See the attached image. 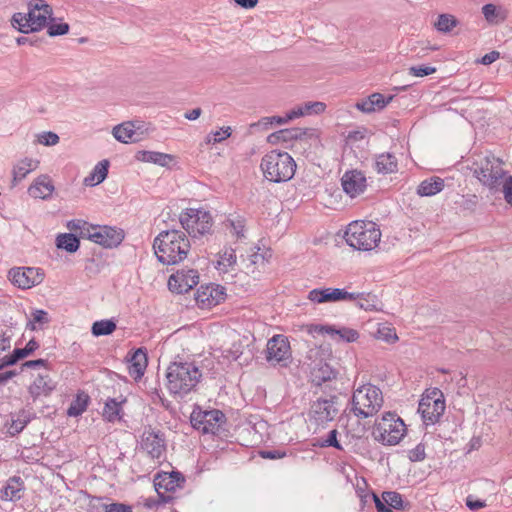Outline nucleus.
<instances>
[{
    "mask_svg": "<svg viewBox=\"0 0 512 512\" xmlns=\"http://www.w3.org/2000/svg\"><path fill=\"white\" fill-rule=\"evenodd\" d=\"M190 247L186 234L176 229L162 231L153 243L158 260L166 265L177 264L184 260Z\"/></svg>",
    "mask_w": 512,
    "mask_h": 512,
    "instance_id": "obj_1",
    "label": "nucleus"
},
{
    "mask_svg": "<svg viewBox=\"0 0 512 512\" xmlns=\"http://www.w3.org/2000/svg\"><path fill=\"white\" fill-rule=\"evenodd\" d=\"M202 373L193 362H173L166 372L167 389L179 396L191 392L199 383Z\"/></svg>",
    "mask_w": 512,
    "mask_h": 512,
    "instance_id": "obj_2",
    "label": "nucleus"
},
{
    "mask_svg": "<svg viewBox=\"0 0 512 512\" xmlns=\"http://www.w3.org/2000/svg\"><path fill=\"white\" fill-rule=\"evenodd\" d=\"M52 15L53 9L45 0H31L28 3V12L14 13L11 24L25 34L37 32L47 26Z\"/></svg>",
    "mask_w": 512,
    "mask_h": 512,
    "instance_id": "obj_3",
    "label": "nucleus"
},
{
    "mask_svg": "<svg viewBox=\"0 0 512 512\" xmlns=\"http://www.w3.org/2000/svg\"><path fill=\"white\" fill-rule=\"evenodd\" d=\"M261 169L267 180L274 183L287 182L295 174L296 163L287 152L273 150L262 158Z\"/></svg>",
    "mask_w": 512,
    "mask_h": 512,
    "instance_id": "obj_4",
    "label": "nucleus"
},
{
    "mask_svg": "<svg viewBox=\"0 0 512 512\" xmlns=\"http://www.w3.org/2000/svg\"><path fill=\"white\" fill-rule=\"evenodd\" d=\"M344 238L352 248L370 251L380 242L381 231L374 222L354 221L348 225Z\"/></svg>",
    "mask_w": 512,
    "mask_h": 512,
    "instance_id": "obj_5",
    "label": "nucleus"
},
{
    "mask_svg": "<svg viewBox=\"0 0 512 512\" xmlns=\"http://www.w3.org/2000/svg\"><path fill=\"white\" fill-rule=\"evenodd\" d=\"M404 421L395 413L386 412L375 421L372 436L375 441L385 446L397 445L406 434Z\"/></svg>",
    "mask_w": 512,
    "mask_h": 512,
    "instance_id": "obj_6",
    "label": "nucleus"
},
{
    "mask_svg": "<svg viewBox=\"0 0 512 512\" xmlns=\"http://www.w3.org/2000/svg\"><path fill=\"white\" fill-rule=\"evenodd\" d=\"M381 390L371 384L357 388L352 395V412L358 418L375 415L383 406Z\"/></svg>",
    "mask_w": 512,
    "mask_h": 512,
    "instance_id": "obj_7",
    "label": "nucleus"
},
{
    "mask_svg": "<svg viewBox=\"0 0 512 512\" xmlns=\"http://www.w3.org/2000/svg\"><path fill=\"white\" fill-rule=\"evenodd\" d=\"M326 356L327 351L322 347L315 346L307 352L311 381L317 386L335 379L337 375V372L326 362Z\"/></svg>",
    "mask_w": 512,
    "mask_h": 512,
    "instance_id": "obj_8",
    "label": "nucleus"
},
{
    "mask_svg": "<svg viewBox=\"0 0 512 512\" xmlns=\"http://www.w3.org/2000/svg\"><path fill=\"white\" fill-rule=\"evenodd\" d=\"M182 227L193 238L210 233L212 217L209 212L199 209H187L179 217Z\"/></svg>",
    "mask_w": 512,
    "mask_h": 512,
    "instance_id": "obj_9",
    "label": "nucleus"
},
{
    "mask_svg": "<svg viewBox=\"0 0 512 512\" xmlns=\"http://www.w3.org/2000/svg\"><path fill=\"white\" fill-rule=\"evenodd\" d=\"M445 411V400L441 390L434 388L424 394L419 402L418 412L426 425L439 421Z\"/></svg>",
    "mask_w": 512,
    "mask_h": 512,
    "instance_id": "obj_10",
    "label": "nucleus"
},
{
    "mask_svg": "<svg viewBox=\"0 0 512 512\" xmlns=\"http://www.w3.org/2000/svg\"><path fill=\"white\" fill-rule=\"evenodd\" d=\"M506 174L500 160L494 156L484 157L474 169V175L489 190L495 189Z\"/></svg>",
    "mask_w": 512,
    "mask_h": 512,
    "instance_id": "obj_11",
    "label": "nucleus"
},
{
    "mask_svg": "<svg viewBox=\"0 0 512 512\" xmlns=\"http://www.w3.org/2000/svg\"><path fill=\"white\" fill-rule=\"evenodd\" d=\"M338 412L336 397L318 399L311 404L309 421L318 427H324L328 422L335 419Z\"/></svg>",
    "mask_w": 512,
    "mask_h": 512,
    "instance_id": "obj_12",
    "label": "nucleus"
},
{
    "mask_svg": "<svg viewBox=\"0 0 512 512\" xmlns=\"http://www.w3.org/2000/svg\"><path fill=\"white\" fill-rule=\"evenodd\" d=\"M225 421V415L217 409L204 411L197 415L192 414L191 417V422L196 429L211 434L219 433Z\"/></svg>",
    "mask_w": 512,
    "mask_h": 512,
    "instance_id": "obj_13",
    "label": "nucleus"
},
{
    "mask_svg": "<svg viewBox=\"0 0 512 512\" xmlns=\"http://www.w3.org/2000/svg\"><path fill=\"white\" fill-rule=\"evenodd\" d=\"M9 278L15 286L29 289L43 281L44 273L40 268L18 267L9 271Z\"/></svg>",
    "mask_w": 512,
    "mask_h": 512,
    "instance_id": "obj_14",
    "label": "nucleus"
},
{
    "mask_svg": "<svg viewBox=\"0 0 512 512\" xmlns=\"http://www.w3.org/2000/svg\"><path fill=\"white\" fill-rule=\"evenodd\" d=\"M89 240L106 248L117 247L124 239L123 230L110 226H92Z\"/></svg>",
    "mask_w": 512,
    "mask_h": 512,
    "instance_id": "obj_15",
    "label": "nucleus"
},
{
    "mask_svg": "<svg viewBox=\"0 0 512 512\" xmlns=\"http://www.w3.org/2000/svg\"><path fill=\"white\" fill-rule=\"evenodd\" d=\"M199 282L198 272L194 269H181L168 279L169 290L178 294L187 293Z\"/></svg>",
    "mask_w": 512,
    "mask_h": 512,
    "instance_id": "obj_16",
    "label": "nucleus"
},
{
    "mask_svg": "<svg viewBox=\"0 0 512 512\" xmlns=\"http://www.w3.org/2000/svg\"><path fill=\"white\" fill-rule=\"evenodd\" d=\"M358 298L356 293H350L340 288L313 289L308 294V299L314 303H327L339 301H352Z\"/></svg>",
    "mask_w": 512,
    "mask_h": 512,
    "instance_id": "obj_17",
    "label": "nucleus"
},
{
    "mask_svg": "<svg viewBox=\"0 0 512 512\" xmlns=\"http://www.w3.org/2000/svg\"><path fill=\"white\" fill-rule=\"evenodd\" d=\"M291 356L290 343L284 335H275L267 343V360L280 363Z\"/></svg>",
    "mask_w": 512,
    "mask_h": 512,
    "instance_id": "obj_18",
    "label": "nucleus"
},
{
    "mask_svg": "<svg viewBox=\"0 0 512 512\" xmlns=\"http://www.w3.org/2000/svg\"><path fill=\"white\" fill-rule=\"evenodd\" d=\"M341 184L343 190L352 198L363 193L367 187L364 173L358 170L345 172Z\"/></svg>",
    "mask_w": 512,
    "mask_h": 512,
    "instance_id": "obj_19",
    "label": "nucleus"
},
{
    "mask_svg": "<svg viewBox=\"0 0 512 512\" xmlns=\"http://www.w3.org/2000/svg\"><path fill=\"white\" fill-rule=\"evenodd\" d=\"M141 447L152 459H160L165 451L163 435L153 430H145L141 439Z\"/></svg>",
    "mask_w": 512,
    "mask_h": 512,
    "instance_id": "obj_20",
    "label": "nucleus"
},
{
    "mask_svg": "<svg viewBox=\"0 0 512 512\" xmlns=\"http://www.w3.org/2000/svg\"><path fill=\"white\" fill-rule=\"evenodd\" d=\"M195 299L202 308H211L218 305L224 299V292L219 286H201L197 290Z\"/></svg>",
    "mask_w": 512,
    "mask_h": 512,
    "instance_id": "obj_21",
    "label": "nucleus"
},
{
    "mask_svg": "<svg viewBox=\"0 0 512 512\" xmlns=\"http://www.w3.org/2000/svg\"><path fill=\"white\" fill-rule=\"evenodd\" d=\"M307 332L311 335L314 334H330L332 337L338 336L345 342H354L358 339L359 334L356 330L350 328L336 329L334 326L329 325H309Z\"/></svg>",
    "mask_w": 512,
    "mask_h": 512,
    "instance_id": "obj_22",
    "label": "nucleus"
},
{
    "mask_svg": "<svg viewBox=\"0 0 512 512\" xmlns=\"http://www.w3.org/2000/svg\"><path fill=\"white\" fill-rule=\"evenodd\" d=\"M373 499L378 512H393L394 509H403L404 501L402 495L395 491L383 492L382 498L373 494Z\"/></svg>",
    "mask_w": 512,
    "mask_h": 512,
    "instance_id": "obj_23",
    "label": "nucleus"
},
{
    "mask_svg": "<svg viewBox=\"0 0 512 512\" xmlns=\"http://www.w3.org/2000/svg\"><path fill=\"white\" fill-rule=\"evenodd\" d=\"M25 490L24 480L19 476L10 477L0 490V498L4 501H18L23 497Z\"/></svg>",
    "mask_w": 512,
    "mask_h": 512,
    "instance_id": "obj_24",
    "label": "nucleus"
},
{
    "mask_svg": "<svg viewBox=\"0 0 512 512\" xmlns=\"http://www.w3.org/2000/svg\"><path fill=\"white\" fill-rule=\"evenodd\" d=\"M54 189L55 187L50 177L48 175H40L30 185L28 193L35 199L45 200L52 195Z\"/></svg>",
    "mask_w": 512,
    "mask_h": 512,
    "instance_id": "obj_25",
    "label": "nucleus"
},
{
    "mask_svg": "<svg viewBox=\"0 0 512 512\" xmlns=\"http://www.w3.org/2000/svg\"><path fill=\"white\" fill-rule=\"evenodd\" d=\"M180 473H163L158 474L154 479V486L159 495L164 492L175 491L180 486V481L184 482V479L180 477Z\"/></svg>",
    "mask_w": 512,
    "mask_h": 512,
    "instance_id": "obj_26",
    "label": "nucleus"
},
{
    "mask_svg": "<svg viewBox=\"0 0 512 512\" xmlns=\"http://www.w3.org/2000/svg\"><path fill=\"white\" fill-rule=\"evenodd\" d=\"M39 165V160L33 158H23L14 164L12 168V185H17L22 181L30 172L36 170Z\"/></svg>",
    "mask_w": 512,
    "mask_h": 512,
    "instance_id": "obj_27",
    "label": "nucleus"
},
{
    "mask_svg": "<svg viewBox=\"0 0 512 512\" xmlns=\"http://www.w3.org/2000/svg\"><path fill=\"white\" fill-rule=\"evenodd\" d=\"M393 99L389 96L387 99L381 93H373L367 99L358 102L356 108L365 113H372L376 110H381Z\"/></svg>",
    "mask_w": 512,
    "mask_h": 512,
    "instance_id": "obj_28",
    "label": "nucleus"
},
{
    "mask_svg": "<svg viewBox=\"0 0 512 512\" xmlns=\"http://www.w3.org/2000/svg\"><path fill=\"white\" fill-rule=\"evenodd\" d=\"M374 169L379 174H392L398 171V161L392 153H381L374 158Z\"/></svg>",
    "mask_w": 512,
    "mask_h": 512,
    "instance_id": "obj_29",
    "label": "nucleus"
},
{
    "mask_svg": "<svg viewBox=\"0 0 512 512\" xmlns=\"http://www.w3.org/2000/svg\"><path fill=\"white\" fill-rule=\"evenodd\" d=\"M326 104L320 101L306 102L289 111L290 118H299L309 115H318L325 111Z\"/></svg>",
    "mask_w": 512,
    "mask_h": 512,
    "instance_id": "obj_30",
    "label": "nucleus"
},
{
    "mask_svg": "<svg viewBox=\"0 0 512 512\" xmlns=\"http://www.w3.org/2000/svg\"><path fill=\"white\" fill-rule=\"evenodd\" d=\"M55 385L47 373L38 374L33 383L29 387V392L32 397L37 398L41 395H48Z\"/></svg>",
    "mask_w": 512,
    "mask_h": 512,
    "instance_id": "obj_31",
    "label": "nucleus"
},
{
    "mask_svg": "<svg viewBox=\"0 0 512 512\" xmlns=\"http://www.w3.org/2000/svg\"><path fill=\"white\" fill-rule=\"evenodd\" d=\"M147 367V354L141 348L137 349L131 359L129 366V374L135 380L140 379L146 370Z\"/></svg>",
    "mask_w": 512,
    "mask_h": 512,
    "instance_id": "obj_32",
    "label": "nucleus"
},
{
    "mask_svg": "<svg viewBox=\"0 0 512 512\" xmlns=\"http://www.w3.org/2000/svg\"><path fill=\"white\" fill-rule=\"evenodd\" d=\"M135 158L141 162L154 163L163 167L168 166L174 157L170 154L156 152V151H138Z\"/></svg>",
    "mask_w": 512,
    "mask_h": 512,
    "instance_id": "obj_33",
    "label": "nucleus"
},
{
    "mask_svg": "<svg viewBox=\"0 0 512 512\" xmlns=\"http://www.w3.org/2000/svg\"><path fill=\"white\" fill-rule=\"evenodd\" d=\"M444 188V180L440 177L433 176L423 180L418 188L417 194L420 196H433L441 192Z\"/></svg>",
    "mask_w": 512,
    "mask_h": 512,
    "instance_id": "obj_34",
    "label": "nucleus"
},
{
    "mask_svg": "<svg viewBox=\"0 0 512 512\" xmlns=\"http://www.w3.org/2000/svg\"><path fill=\"white\" fill-rule=\"evenodd\" d=\"M109 162L102 160L96 164L89 176L84 179L86 186H95L102 183L108 174Z\"/></svg>",
    "mask_w": 512,
    "mask_h": 512,
    "instance_id": "obj_35",
    "label": "nucleus"
},
{
    "mask_svg": "<svg viewBox=\"0 0 512 512\" xmlns=\"http://www.w3.org/2000/svg\"><path fill=\"white\" fill-rule=\"evenodd\" d=\"M112 134L118 141L122 143L136 141L134 138V135L136 134L135 125L130 121L115 126L113 128Z\"/></svg>",
    "mask_w": 512,
    "mask_h": 512,
    "instance_id": "obj_36",
    "label": "nucleus"
},
{
    "mask_svg": "<svg viewBox=\"0 0 512 512\" xmlns=\"http://www.w3.org/2000/svg\"><path fill=\"white\" fill-rule=\"evenodd\" d=\"M482 13L486 21L494 25L504 22L507 17V13L502 7L491 3L482 7Z\"/></svg>",
    "mask_w": 512,
    "mask_h": 512,
    "instance_id": "obj_37",
    "label": "nucleus"
},
{
    "mask_svg": "<svg viewBox=\"0 0 512 512\" xmlns=\"http://www.w3.org/2000/svg\"><path fill=\"white\" fill-rule=\"evenodd\" d=\"M237 262V257L234 249H225L219 255V259L217 261L216 268L223 273H227L231 270H234V267Z\"/></svg>",
    "mask_w": 512,
    "mask_h": 512,
    "instance_id": "obj_38",
    "label": "nucleus"
},
{
    "mask_svg": "<svg viewBox=\"0 0 512 512\" xmlns=\"http://www.w3.org/2000/svg\"><path fill=\"white\" fill-rule=\"evenodd\" d=\"M56 246L69 253H74L79 249L80 242L76 235L72 233H64L57 236Z\"/></svg>",
    "mask_w": 512,
    "mask_h": 512,
    "instance_id": "obj_39",
    "label": "nucleus"
},
{
    "mask_svg": "<svg viewBox=\"0 0 512 512\" xmlns=\"http://www.w3.org/2000/svg\"><path fill=\"white\" fill-rule=\"evenodd\" d=\"M39 347V344L34 340L31 339L24 348H18L13 351V354L8 357V359L5 361V364L7 365H13L20 359L28 356L32 352H34Z\"/></svg>",
    "mask_w": 512,
    "mask_h": 512,
    "instance_id": "obj_40",
    "label": "nucleus"
},
{
    "mask_svg": "<svg viewBox=\"0 0 512 512\" xmlns=\"http://www.w3.org/2000/svg\"><path fill=\"white\" fill-rule=\"evenodd\" d=\"M89 401V396L85 393H80L77 397L71 402L67 415L70 417H77L81 415L87 408Z\"/></svg>",
    "mask_w": 512,
    "mask_h": 512,
    "instance_id": "obj_41",
    "label": "nucleus"
},
{
    "mask_svg": "<svg viewBox=\"0 0 512 512\" xmlns=\"http://www.w3.org/2000/svg\"><path fill=\"white\" fill-rule=\"evenodd\" d=\"M458 20L451 14H440L434 27L441 33H449L458 25Z\"/></svg>",
    "mask_w": 512,
    "mask_h": 512,
    "instance_id": "obj_42",
    "label": "nucleus"
},
{
    "mask_svg": "<svg viewBox=\"0 0 512 512\" xmlns=\"http://www.w3.org/2000/svg\"><path fill=\"white\" fill-rule=\"evenodd\" d=\"M116 330V323L113 320L106 319L96 321L92 325V334L96 337L110 335Z\"/></svg>",
    "mask_w": 512,
    "mask_h": 512,
    "instance_id": "obj_43",
    "label": "nucleus"
},
{
    "mask_svg": "<svg viewBox=\"0 0 512 512\" xmlns=\"http://www.w3.org/2000/svg\"><path fill=\"white\" fill-rule=\"evenodd\" d=\"M495 189L490 191L493 193L501 192L505 201L512 206V176L506 174Z\"/></svg>",
    "mask_w": 512,
    "mask_h": 512,
    "instance_id": "obj_44",
    "label": "nucleus"
},
{
    "mask_svg": "<svg viewBox=\"0 0 512 512\" xmlns=\"http://www.w3.org/2000/svg\"><path fill=\"white\" fill-rule=\"evenodd\" d=\"M121 403L115 399H108L103 409V417L110 422L120 419Z\"/></svg>",
    "mask_w": 512,
    "mask_h": 512,
    "instance_id": "obj_45",
    "label": "nucleus"
},
{
    "mask_svg": "<svg viewBox=\"0 0 512 512\" xmlns=\"http://www.w3.org/2000/svg\"><path fill=\"white\" fill-rule=\"evenodd\" d=\"M67 228L70 231L78 233L81 238L89 239V235L91 233L90 229H92V225L88 224L84 220L74 219L67 223Z\"/></svg>",
    "mask_w": 512,
    "mask_h": 512,
    "instance_id": "obj_46",
    "label": "nucleus"
},
{
    "mask_svg": "<svg viewBox=\"0 0 512 512\" xmlns=\"http://www.w3.org/2000/svg\"><path fill=\"white\" fill-rule=\"evenodd\" d=\"M225 227L229 229L237 239L244 237L245 221L242 217L237 216L235 218H229L225 223Z\"/></svg>",
    "mask_w": 512,
    "mask_h": 512,
    "instance_id": "obj_47",
    "label": "nucleus"
},
{
    "mask_svg": "<svg viewBox=\"0 0 512 512\" xmlns=\"http://www.w3.org/2000/svg\"><path fill=\"white\" fill-rule=\"evenodd\" d=\"M49 322L48 313L44 310H35L31 314V319L27 324V328L31 330L41 329L44 324Z\"/></svg>",
    "mask_w": 512,
    "mask_h": 512,
    "instance_id": "obj_48",
    "label": "nucleus"
},
{
    "mask_svg": "<svg viewBox=\"0 0 512 512\" xmlns=\"http://www.w3.org/2000/svg\"><path fill=\"white\" fill-rule=\"evenodd\" d=\"M231 134H232L231 127H229V126L222 127L219 131L211 132L210 134H208L206 141L209 144L210 143H212V144L220 143L223 140H225L226 138L230 137Z\"/></svg>",
    "mask_w": 512,
    "mask_h": 512,
    "instance_id": "obj_49",
    "label": "nucleus"
},
{
    "mask_svg": "<svg viewBox=\"0 0 512 512\" xmlns=\"http://www.w3.org/2000/svg\"><path fill=\"white\" fill-rule=\"evenodd\" d=\"M37 140L44 146H54L59 143V136L51 131L42 132L37 136Z\"/></svg>",
    "mask_w": 512,
    "mask_h": 512,
    "instance_id": "obj_50",
    "label": "nucleus"
},
{
    "mask_svg": "<svg viewBox=\"0 0 512 512\" xmlns=\"http://www.w3.org/2000/svg\"><path fill=\"white\" fill-rule=\"evenodd\" d=\"M29 419L26 416H19L17 419H13L10 427H9V433L12 436H15L23 431V429L28 424Z\"/></svg>",
    "mask_w": 512,
    "mask_h": 512,
    "instance_id": "obj_51",
    "label": "nucleus"
},
{
    "mask_svg": "<svg viewBox=\"0 0 512 512\" xmlns=\"http://www.w3.org/2000/svg\"><path fill=\"white\" fill-rule=\"evenodd\" d=\"M338 431L336 429L331 430L327 438L320 444L321 447H334L338 450H343L342 445L337 440Z\"/></svg>",
    "mask_w": 512,
    "mask_h": 512,
    "instance_id": "obj_52",
    "label": "nucleus"
},
{
    "mask_svg": "<svg viewBox=\"0 0 512 512\" xmlns=\"http://www.w3.org/2000/svg\"><path fill=\"white\" fill-rule=\"evenodd\" d=\"M436 72V68L432 66H412L409 68V74L415 77H424Z\"/></svg>",
    "mask_w": 512,
    "mask_h": 512,
    "instance_id": "obj_53",
    "label": "nucleus"
},
{
    "mask_svg": "<svg viewBox=\"0 0 512 512\" xmlns=\"http://www.w3.org/2000/svg\"><path fill=\"white\" fill-rule=\"evenodd\" d=\"M294 119L295 118L289 117V111H288L284 117H280V116L264 117L261 119L260 123L264 126L271 125L274 123H276L278 125H283V124H286L289 121H292Z\"/></svg>",
    "mask_w": 512,
    "mask_h": 512,
    "instance_id": "obj_54",
    "label": "nucleus"
},
{
    "mask_svg": "<svg viewBox=\"0 0 512 512\" xmlns=\"http://www.w3.org/2000/svg\"><path fill=\"white\" fill-rule=\"evenodd\" d=\"M47 32L51 37L65 35L69 32V25L67 23L51 24Z\"/></svg>",
    "mask_w": 512,
    "mask_h": 512,
    "instance_id": "obj_55",
    "label": "nucleus"
},
{
    "mask_svg": "<svg viewBox=\"0 0 512 512\" xmlns=\"http://www.w3.org/2000/svg\"><path fill=\"white\" fill-rule=\"evenodd\" d=\"M278 134H280L282 142H288L293 139L299 138L302 135V131L299 128L283 129L279 130Z\"/></svg>",
    "mask_w": 512,
    "mask_h": 512,
    "instance_id": "obj_56",
    "label": "nucleus"
},
{
    "mask_svg": "<svg viewBox=\"0 0 512 512\" xmlns=\"http://www.w3.org/2000/svg\"><path fill=\"white\" fill-rule=\"evenodd\" d=\"M425 456V446L421 443L408 452V457L413 462L422 461L425 459Z\"/></svg>",
    "mask_w": 512,
    "mask_h": 512,
    "instance_id": "obj_57",
    "label": "nucleus"
},
{
    "mask_svg": "<svg viewBox=\"0 0 512 512\" xmlns=\"http://www.w3.org/2000/svg\"><path fill=\"white\" fill-rule=\"evenodd\" d=\"M104 512H132V507L123 503L103 504Z\"/></svg>",
    "mask_w": 512,
    "mask_h": 512,
    "instance_id": "obj_58",
    "label": "nucleus"
},
{
    "mask_svg": "<svg viewBox=\"0 0 512 512\" xmlns=\"http://www.w3.org/2000/svg\"><path fill=\"white\" fill-rule=\"evenodd\" d=\"M378 338L386 342H394L398 339L393 329L389 327H382L378 329Z\"/></svg>",
    "mask_w": 512,
    "mask_h": 512,
    "instance_id": "obj_59",
    "label": "nucleus"
},
{
    "mask_svg": "<svg viewBox=\"0 0 512 512\" xmlns=\"http://www.w3.org/2000/svg\"><path fill=\"white\" fill-rule=\"evenodd\" d=\"M358 295V298H356L355 300H358L357 302V305L361 308V309H364V310H372L375 305L372 303L373 300L371 301L370 298L371 295L368 294V295H364V294H359V293H356Z\"/></svg>",
    "mask_w": 512,
    "mask_h": 512,
    "instance_id": "obj_60",
    "label": "nucleus"
},
{
    "mask_svg": "<svg viewBox=\"0 0 512 512\" xmlns=\"http://www.w3.org/2000/svg\"><path fill=\"white\" fill-rule=\"evenodd\" d=\"M500 57V53L498 51H491L487 54H485L482 58H481V63L483 65H490L492 64L493 62H495L497 59H499Z\"/></svg>",
    "mask_w": 512,
    "mask_h": 512,
    "instance_id": "obj_61",
    "label": "nucleus"
},
{
    "mask_svg": "<svg viewBox=\"0 0 512 512\" xmlns=\"http://www.w3.org/2000/svg\"><path fill=\"white\" fill-rule=\"evenodd\" d=\"M16 42H17L18 45L29 44L31 46H36V45H38L39 40L36 39V38H30V37L21 36V37H18L16 39Z\"/></svg>",
    "mask_w": 512,
    "mask_h": 512,
    "instance_id": "obj_62",
    "label": "nucleus"
},
{
    "mask_svg": "<svg viewBox=\"0 0 512 512\" xmlns=\"http://www.w3.org/2000/svg\"><path fill=\"white\" fill-rule=\"evenodd\" d=\"M235 3L242 8L251 9L258 4V0H234Z\"/></svg>",
    "mask_w": 512,
    "mask_h": 512,
    "instance_id": "obj_63",
    "label": "nucleus"
},
{
    "mask_svg": "<svg viewBox=\"0 0 512 512\" xmlns=\"http://www.w3.org/2000/svg\"><path fill=\"white\" fill-rule=\"evenodd\" d=\"M201 113H202L201 108H195V109H192V110L186 112L184 116L186 119L193 121V120L198 119L200 117Z\"/></svg>",
    "mask_w": 512,
    "mask_h": 512,
    "instance_id": "obj_64",
    "label": "nucleus"
}]
</instances>
